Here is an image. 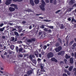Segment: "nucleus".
Returning <instances> with one entry per match:
<instances>
[{
	"label": "nucleus",
	"instance_id": "nucleus-17",
	"mask_svg": "<svg viewBox=\"0 0 76 76\" xmlns=\"http://www.w3.org/2000/svg\"><path fill=\"white\" fill-rule=\"evenodd\" d=\"M74 3H75V2L74 1V0H71L69 3V5H72V4H74Z\"/></svg>",
	"mask_w": 76,
	"mask_h": 76
},
{
	"label": "nucleus",
	"instance_id": "nucleus-25",
	"mask_svg": "<svg viewBox=\"0 0 76 76\" xmlns=\"http://www.w3.org/2000/svg\"><path fill=\"white\" fill-rule=\"evenodd\" d=\"M32 61V63L34 64H36V63H37V61L35 60V59H33L32 61Z\"/></svg>",
	"mask_w": 76,
	"mask_h": 76
},
{
	"label": "nucleus",
	"instance_id": "nucleus-28",
	"mask_svg": "<svg viewBox=\"0 0 76 76\" xmlns=\"http://www.w3.org/2000/svg\"><path fill=\"white\" fill-rule=\"evenodd\" d=\"M72 69H73V67H72V66H70V67H69L68 70L70 72L72 71Z\"/></svg>",
	"mask_w": 76,
	"mask_h": 76
},
{
	"label": "nucleus",
	"instance_id": "nucleus-32",
	"mask_svg": "<svg viewBox=\"0 0 76 76\" xmlns=\"http://www.w3.org/2000/svg\"><path fill=\"white\" fill-rule=\"evenodd\" d=\"M26 12H32V10L29 9L26 10Z\"/></svg>",
	"mask_w": 76,
	"mask_h": 76
},
{
	"label": "nucleus",
	"instance_id": "nucleus-22",
	"mask_svg": "<svg viewBox=\"0 0 76 76\" xmlns=\"http://www.w3.org/2000/svg\"><path fill=\"white\" fill-rule=\"evenodd\" d=\"M39 0H35L34 2L36 4H38L39 3Z\"/></svg>",
	"mask_w": 76,
	"mask_h": 76
},
{
	"label": "nucleus",
	"instance_id": "nucleus-1",
	"mask_svg": "<svg viewBox=\"0 0 76 76\" xmlns=\"http://www.w3.org/2000/svg\"><path fill=\"white\" fill-rule=\"evenodd\" d=\"M41 1L42 4L41 5L39 6V7L42 11H45V8H44L45 7V5L46 4L45 2L44 1V0H41Z\"/></svg>",
	"mask_w": 76,
	"mask_h": 76
},
{
	"label": "nucleus",
	"instance_id": "nucleus-44",
	"mask_svg": "<svg viewBox=\"0 0 76 76\" xmlns=\"http://www.w3.org/2000/svg\"><path fill=\"white\" fill-rule=\"evenodd\" d=\"M40 28H42V29H44V25H42V26L40 27Z\"/></svg>",
	"mask_w": 76,
	"mask_h": 76
},
{
	"label": "nucleus",
	"instance_id": "nucleus-64",
	"mask_svg": "<svg viewBox=\"0 0 76 76\" xmlns=\"http://www.w3.org/2000/svg\"><path fill=\"white\" fill-rule=\"evenodd\" d=\"M74 27L76 28V24H75L74 25Z\"/></svg>",
	"mask_w": 76,
	"mask_h": 76
},
{
	"label": "nucleus",
	"instance_id": "nucleus-45",
	"mask_svg": "<svg viewBox=\"0 0 76 76\" xmlns=\"http://www.w3.org/2000/svg\"><path fill=\"white\" fill-rule=\"evenodd\" d=\"M41 59L39 58H38V59H37V61L38 62H40V61H41Z\"/></svg>",
	"mask_w": 76,
	"mask_h": 76
},
{
	"label": "nucleus",
	"instance_id": "nucleus-35",
	"mask_svg": "<svg viewBox=\"0 0 76 76\" xmlns=\"http://www.w3.org/2000/svg\"><path fill=\"white\" fill-rule=\"evenodd\" d=\"M60 11H61V10H58V11H56L55 12V13H56V14H57V13H59V12H60Z\"/></svg>",
	"mask_w": 76,
	"mask_h": 76
},
{
	"label": "nucleus",
	"instance_id": "nucleus-5",
	"mask_svg": "<svg viewBox=\"0 0 76 76\" xmlns=\"http://www.w3.org/2000/svg\"><path fill=\"white\" fill-rule=\"evenodd\" d=\"M35 56L34 54L30 55L29 56V58L31 61H32L33 58H35Z\"/></svg>",
	"mask_w": 76,
	"mask_h": 76
},
{
	"label": "nucleus",
	"instance_id": "nucleus-24",
	"mask_svg": "<svg viewBox=\"0 0 76 76\" xmlns=\"http://www.w3.org/2000/svg\"><path fill=\"white\" fill-rule=\"evenodd\" d=\"M15 37H11L10 39V41H13L15 40Z\"/></svg>",
	"mask_w": 76,
	"mask_h": 76
},
{
	"label": "nucleus",
	"instance_id": "nucleus-4",
	"mask_svg": "<svg viewBox=\"0 0 76 76\" xmlns=\"http://www.w3.org/2000/svg\"><path fill=\"white\" fill-rule=\"evenodd\" d=\"M53 56H54V54L52 52H49L48 53V54L47 55V57L48 58H51L53 57Z\"/></svg>",
	"mask_w": 76,
	"mask_h": 76
},
{
	"label": "nucleus",
	"instance_id": "nucleus-27",
	"mask_svg": "<svg viewBox=\"0 0 76 76\" xmlns=\"http://www.w3.org/2000/svg\"><path fill=\"white\" fill-rule=\"evenodd\" d=\"M5 28V27H4L2 28H0V31H1V32H3V31L4 30Z\"/></svg>",
	"mask_w": 76,
	"mask_h": 76
},
{
	"label": "nucleus",
	"instance_id": "nucleus-43",
	"mask_svg": "<svg viewBox=\"0 0 76 76\" xmlns=\"http://www.w3.org/2000/svg\"><path fill=\"white\" fill-rule=\"evenodd\" d=\"M50 3L53 4V0H49Z\"/></svg>",
	"mask_w": 76,
	"mask_h": 76
},
{
	"label": "nucleus",
	"instance_id": "nucleus-59",
	"mask_svg": "<svg viewBox=\"0 0 76 76\" xmlns=\"http://www.w3.org/2000/svg\"><path fill=\"white\" fill-rule=\"evenodd\" d=\"M41 15V14H36V16H39V15Z\"/></svg>",
	"mask_w": 76,
	"mask_h": 76
},
{
	"label": "nucleus",
	"instance_id": "nucleus-26",
	"mask_svg": "<svg viewBox=\"0 0 76 76\" xmlns=\"http://www.w3.org/2000/svg\"><path fill=\"white\" fill-rule=\"evenodd\" d=\"M60 28L61 29H64V25H63V24H61V27Z\"/></svg>",
	"mask_w": 76,
	"mask_h": 76
},
{
	"label": "nucleus",
	"instance_id": "nucleus-40",
	"mask_svg": "<svg viewBox=\"0 0 76 76\" xmlns=\"http://www.w3.org/2000/svg\"><path fill=\"white\" fill-rule=\"evenodd\" d=\"M34 55L36 56V57H38V54H37V53H36L35 52L34 53Z\"/></svg>",
	"mask_w": 76,
	"mask_h": 76
},
{
	"label": "nucleus",
	"instance_id": "nucleus-42",
	"mask_svg": "<svg viewBox=\"0 0 76 76\" xmlns=\"http://www.w3.org/2000/svg\"><path fill=\"white\" fill-rule=\"evenodd\" d=\"M43 34H42L40 37V39H42V38H44V37H43Z\"/></svg>",
	"mask_w": 76,
	"mask_h": 76
},
{
	"label": "nucleus",
	"instance_id": "nucleus-15",
	"mask_svg": "<svg viewBox=\"0 0 76 76\" xmlns=\"http://www.w3.org/2000/svg\"><path fill=\"white\" fill-rule=\"evenodd\" d=\"M69 62L70 64H73V58L71 57L69 59Z\"/></svg>",
	"mask_w": 76,
	"mask_h": 76
},
{
	"label": "nucleus",
	"instance_id": "nucleus-53",
	"mask_svg": "<svg viewBox=\"0 0 76 76\" xmlns=\"http://www.w3.org/2000/svg\"><path fill=\"white\" fill-rule=\"evenodd\" d=\"M39 57L41 58L42 57V55H41V53H39Z\"/></svg>",
	"mask_w": 76,
	"mask_h": 76
},
{
	"label": "nucleus",
	"instance_id": "nucleus-11",
	"mask_svg": "<svg viewBox=\"0 0 76 76\" xmlns=\"http://www.w3.org/2000/svg\"><path fill=\"white\" fill-rule=\"evenodd\" d=\"M8 53L9 54V55H12V56H13V55L15 53L14 52L11 50H9L8 51Z\"/></svg>",
	"mask_w": 76,
	"mask_h": 76
},
{
	"label": "nucleus",
	"instance_id": "nucleus-63",
	"mask_svg": "<svg viewBox=\"0 0 76 76\" xmlns=\"http://www.w3.org/2000/svg\"><path fill=\"white\" fill-rule=\"evenodd\" d=\"M73 6H74V7H76V4H75L73 5Z\"/></svg>",
	"mask_w": 76,
	"mask_h": 76
},
{
	"label": "nucleus",
	"instance_id": "nucleus-10",
	"mask_svg": "<svg viewBox=\"0 0 76 76\" xmlns=\"http://www.w3.org/2000/svg\"><path fill=\"white\" fill-rule=\"evenodd\" d=\"M10 6L11 7H14L15 9H18V6H17V5H16L15 4H12L10 5Z\"/></svg>",
	"mask_w": 76,
	"mask_h": 76
},
{
	"label": "nucleus",
	"instance_id": "nucleus-14",
	"mask_svg": "<svg viewBox=\"0 0 76 76\" xmlns=\"http://www.w3.org/2000/svg\"><path fill=\"white\" fill-rule=\"evenodd\" d=\"M43 72H45V70H40V72H39V75H42V74H45V73Z\"/></svg>",
	"mask_w": 76,
	"mask_h": 76
},
{
	"label": "nucleus",
	"instance_id": "nucleus-6",
	"mask_svg": "<svg viewBox=\"0 0 76 76\" xmlns=\"http://www.w3.org/2000/svg\"><path fill=\"white\" fill-rule=\"evenodd\" d=\"M27 74L28 76H31L32 74V71L31 70H30L27 72Z\"/></svg>",
	"mask_w": 76,
	"mask_h": 76
},
{
	"label": "nucleus",
	"instance_id": "nucleus-47",
	"mask_svg": "<svg viewBox=\"0 0 76 76\" xmlns=\"http://www.w3.org/2000/svg\"><path fill=\"white\" fill-rule=\"evenodd\" d=\"M73 47H76V43H74L72 45Z\"/></svg>",
	"mask_w": 76,
	"mask_h": 76
},
{
	"label": "nucleus",
	"instance_id": "nucleus-9",
	"mask_svg": "<svg viewBox=\"0 0 76 76\" xmlns=\"http://www.w3.org/2000/svg\"><path fill=\"white\" fill-rule=\"evenodd\" d=\"M22 50H23V49L22 48H20L18 50V54H20V52H22V53H25L26 51L25 50H24V52H22Z\"/></svg>",
	"mask_w": 76,
	"mask_h": 76
},
{
	"label": "nucleus",
	"instance_id": "nucleus-31",
	"mask_svg": "<svg viewBox=\"0 0 76 76\" xmlns=\"http://www.w3.org/2000/svg\"><path fill=\"white\" fill-rule=\"evenodd\" d=\"M73 71L75 72L74 74L75 76H76V68H74Z\"/></svg>",
	"mask_w": 76,
	"mask_h": 76
},
{
	"label": "nucleus",
	"instance_id": "nucleus-52",
	"mask_svg": "<svg viewBox=\"0 0 76 76\" xmlns=\"http://www.w3.org/2000/svg\"><path fill=\"white\" fill-rule=\"evenodd\" d=\"M28 42H32V40L30 39H28L27 40Z\"/></svg>",
	"mask_w": 76,
	"mask_h": 76
},
{
	"label": "nucleus",
	"instance_id": "nucleus-20",
	"mask_svg": "<svg viewBox=\"0 0 76 76\" xmlns=\"http://www.w3.org/2000/svg\"><path fill=\"white\" fill-rule=\"evenodd\" d=\"M10 48L11 50H14V48H15V46L12 45L10 46Z\"/></svg>",
	"mask_w": 76,
	"mask_h": 76
},
{
	"label": "nucleus",
	"instance_id": "nucleus-36",
	"mask_svg": "<svg viewBox=\"0 0 76 76\" xmlns=\"http://www.w3.org/2000/svg\"><path fill=\"white\" fill-rule=\"evenodd\" d=\"M15 0V1H19V2H21V1H23V0Z\"/></svg>",
	"mask_w": 76,
	"mask_h": 76
},
{
	"label": "nucleus",
	"instance_id": "nucleus-21",
	"mask_svg": "<svg viewBox=\"0 0 76 76\" xmlns=\"http://www.w3.org/2000/svg\"><path fill=\"white\" fill-rule=\"evenodd\" d=\"M65 58L66 59H68V58H70V56H68L67 54H66Z\"/></svg>",
	"mask_w": 76,
	"mask_h": 76
},
{
	"label": "nucleus",
	"instance_id": "nucleus-30",
	"mask_svg": "<svg viewBox=\"0 0 76 76\" xmlns=\"http://www.w3.org/2000/svg\"><path fill=\"white\" fill-rule=\"evenodd\" d=\"M15 49L16 50L17 53H18V51H19V48H18V47L16 46V47Z\"/></svg>",
	"mask_w": 76,
	"mask_h": 76
},
{
	"label": "nucleus",
	"instance_id": "nucleus-48",
	"mask_svg": "<svg viewBox=\"0 0 76 76\" xmlns=\"http://www.w3.org/2000/svg\"><path fill=\"white\" fill-rule=\"evenodd\" d=\"M67 20L68 21H70L71 20V17L68 18Z\"/></svg>",
	"mask_w": 76,
	"mask_h": 76
},
{
	"label": "nucleus",
	"instance_id": "nucleus-2",
	"mask_svg": "<svg viewBox=\"0 0 76 76\" xmlns=\"http://www.w3.org/2000/svg\"><path fill=\"white\" fill-rule=\"evenodd\" d=\"M14 34L15 35V40L14 41V42H16V41H17L18 40V39H19V33H18V32L15 31L14 32Z\"/></svg>",
	"mask_w": 76,
	"mask_h": 76
},
{
	"label": "nucleus",
	"instance_id": "nucleus-29",
	"mask_svg": "<svg viewBox=\"0 0 76 76\" xmlns=\"http://www.w3.org/2000/svg\"><path fill=\"white\" fill-rule=\"evenodd\" d=\"M60 45V43H59V42H57L56 43V47H58L59 46V45Z\"/></svg>",
	"mask_w": 76,
	"mask_h": 76
},
{
	"label": "nucleus",
	"instance_id": "nucleus-33",
	"mask_svg": "<svg viewBox=\"0 0 76 76\" xmlns=\"http://www.w3.org/2000/svg\"><path fill=\"white\" fill-rule=\"evenodd\" d=\"M42 35H43L44 37H45L47 36V35H46V33H45V32H43V34H42Z\"/></svg>",
	"mask_w": 76,
	"mask_h": 76
},
{
	"label": "nucleus",
	"instance_id": "nucleus-18",
	"mask_svg": "<svg viewBox=\"0 0 76 76\" xmlns=\"http://www.w3.org/2000/svg\"><path fill=\"white\" fill-rule=\"evenodd\" d=\"M51 60L52 61H55V62H57V61H58L56 59L54 58H51Z\"/></svg>",
	"mask_w": 76,
	"mask_h": 76
},
{
	"label": "nucleus",
	"instance_id": "nucleus-8",
	"mask_svg": "<svg viewBox=\"0 0 76 76\" xmlns=\"http://www.w3.org/2000/svg\"><path fill=\"white\" fill-rule=\"evenodd\" d=\"M12 0H7L5 3L6 4H7V5L10 4L11 3V2H12Z\"/></svg>",
	"mask_w": 76,
	"mask_h": 76
},
{
	"label": "nucleus",
	"instance_id": "nucleus-57",
	"mask_svg": "<svg viewBox=\"0 0 76 76\" xmlns=\"http://www.w3.org/2000/svg\"><path fill=\"white\" fill-rule=\"evenodd\" d=\"M60 63V64H64V62L63 61H61Z\"/></svg>",
	"mask_w": 76,
	"mask_h": 76
},
{
	"label": "nucleus",
	"instance_id": "nucleus-7",
	"mask_svg": "<svg viewBox=\"0 0 76 76\" xmlns=\"http://www.w3.org/2000/svg\"><path fill=\"white\" fill-rule=\"evenodd\" d=\"M64 51H61L60 52L58 53V55L59 56H64Z\"/></svg>",
	"mask_w": 76,
	"mask_h": 76
},
{
	"label": "nucleus",
	"instance_id": "nucleus-50",
	"mask_svg": "<svg viewBox=\"0 0 76 76\" xmlns=\"http://www.w3.org/2000/svg\"><path fill=\"white\" fill-rule=\"evenodd\" d=\"M49 33H51V29H49V30H48V31Z\"/></svg>",
	"mask_w": 76,
	"mask_h": 76
},
{
	"label": "nucleus",
	"instance_id": "nucleus-3",
	"mask_svg": "<svg viewBox=\"0 0 76 76\" xmlns=\"http://www.w3.org/2000/svg\"><path fill=\"white\" fill-rule=\"evenodd\" d=\"M61 50H62V47H61V46H60L58 48H56L55 51L56 52L58 53V52H59V51H61Z\"/></svg>",
	"mask_w": 76,
	"mask_h": 76
},
{
	"label": "nucleus",
	"instance_id": "nucleus-46",
	"mask_svg": "<svg viewBox=\"0 0 76 76\" xmlns=\"http://www.w3.org/2000/svg\"><path fill=\"white\" fill-rule=\"evenodd\" d=\"M4 25V23H2L0 24V27H2Z\"/></svg>",
	"mask_w": 76,
	"mask_h": 76
},
{
	"label": "nucleus",
	"instance_id": "nucleus-41",
	"mask_svg": "<svg viewBox=\"0 0 76 76\" xmlns=\"http://www.w3.org/2000/svg\"><path fill=\"white\" fill-rule=\"evenodd\" d=\"M40 68L41 69L40 70H44V69H43V66H42V65L41 66Z\"/></svg>",
	"mask_w": 76,
	"mask_h": 76
},
{
	"label": "nucleus",
	"instance_id": "nucleus-19",
	"mask_svg": "<svg viewBox=\"0 0 76 76\" xmlns=\"http://www.w3.org/2000/svg\"><path fill=\"white\" fill-rule=\"evenodd\" d=\"M24 58H26V57L27 58H29V54H27L24 55Z\"/></svg>",
	"mask_w": 76,
	"mask_h": 76
},
{
	"label": "nucleus",
	"instance_id": "nucleus-49",
	"mask_svg": "<svg viewBox=\"0 0 76 76\" xmlns=\"http://www.w3.org/2000/svg\"><path fill=\"white\" fill-rule=\"evenodd\" d=\"M47 46L46 45H45L43 47V48L44 50H45V49L47 48Z\"/></svg>",
	"mask_w": 76,
	"mask_h": 76
},
{
	"label": "nucleus",
	"instance_id": "nucleus-51",
	"mask_svg": "<svg viewBox=\"0 0 76 76\" xmlns=\"http://www.w3.org/2000/svg\"><path fill=\"white\" fill-rule=\"evenodd\" d=\"M2 39H5L6 38V37L4 36H2Z\"/></svg>",
	"mask_w": 76,
	"mask_h": 76
},
{
	"label": "nucleus",
	"instance_id": "nucleus-12",
	"mask_svg": "<svg viewBox=\"0 0 76 76\" xmlns=\"http://www.w3.org/2000/svg\"><path fill=\"white\" fill-rule=\"evenodd\" d=\"M72 20L71 21V22H73L74 23H76V20L75 19V18H74V17H72L71 18Z\"/></svg>",
	"mask_w": 76,
	"mask_h": 76
},
{
	"label": "nucleus",
	"instance_id": "nucleus-60",
	"mask_svg": "<svg viewBox=\"0 0 76 76\" xmlns=\"http://www.w3.org/2000/svg\"><path fill=\"white\" fill-rule=\"evenodd\" d=\"M3 47V45L0 44V48H2Z\"/></svg>",
	"mask_w": 76,
	"mask_h": 76
},
{
	"label": "nucleus",
	"instance_id": "nucleus-55",
	"mask_svg": "<svg viewBox=\"0 0 76 76\" xmlns=\"http://www.w3.org/2000/svg\"><path fill=\"white\" fill-rule=\"evenodd\" d=\"M63 76H67V75L66 73L63 74Z\"/></svg>",
	"mask_w": 76,
	"mask_h": 76
},
{
	"label": "nucleus",
	"instance_id": "nucleus-16",
	"mask_svg": "<svg viewBox=\"0 0 76 76\" xmlns=\"http://www.w3.org/2000/svg\"><path fill=\"white\" fill-rule=\"evenodd\" d=\"M30 3L31 6H34V4H34V2L33 0H30Z\"/></svg>",
	"mask_w": 76,
	"mask_h": 76
},
{
	"label": "nucleus",
	"instance_id": "nucleus-13",
	"mask_svg": "<svg viewBox=\"0 0 76 76\" xmlns=\"http://www.w3.org/2000/svg\"><path fill=\"white\" fill-rule=\"evenodd\" d=\"M9 10H10V12H14V11L15 10V9L13 7H10L9 8Z\"/></svg>",
	"mask_w": 76,
	"mask_h": 76
},
{
	"label": "nucleus",
	"instance_id": "nucleus-34",
	"mask_svg": "<svg viewBox=\"0 0 76 76\" xmlns=\"http://www.w3.org/2000/svg\"><path fill=\"white\" fill-rule=\"evenodd\" d=\"M56 3H57V1H56V0H53V4H54V5L56 4Z\"/></svg>",
	"mask_w": 76,
	"mask_h": 76
},
{
	"label": "nucleus",
	"instance_id": "nucleus-61",
	"mask_svg": "<svg viewBox=\"0 0 76 76\" xmlns=\"http://www.w3.org/2000/svg\"><path fill=\"white\" fill-rule=\"evenodd\" d=\"M42 32H39V35H41V34H42Z\"/></svg>",
	"mask_w": 76,
	"mask_h": 76
},
{
	"label": "nucleus",
	"instance_id": "nucleus-37",
	"mask_svg": "<svg viewBox=\"0 0 76 76\" xmlns=\"http://www.w3.org/2000/svg\"><path fill=\"white\" fill-rule=\"evenodd\" d=\"M72 9H73V8H69V9H68V11L69 12H71V11H72Z\"/></svg>",
	"mask_w": 76,
	"mask_h": 76
},
{
	"label": "nucleus",
	"instance_id": "nucleus-23",
	"mask_svg": "<svg viewBox=\"0 0 76 76\" xmlns=\"http://www.w3.org/2000/svg\"><path fill=\"white\" fill-rule=\"evenodd\" d=\"M58 41L61 44H62V41L61 40V39L60 38H58Z\"/></svg>",
	"mask_w": 76,
	"mask_h": 76
},
{
	"label": "nucleus",
	"instance_id": "nucleus-58",
	"mask_svg": "<svg viewBox=\"0 0 76 76\" xmlns=\"http://www.w3.org/2000/svg\"><path fill=\"white\" fill-rule=\"evenodd\" d=\"M64 62H65V63H67V60L66 59H64Z\"/></svg>",
	"mask_w": 76,
	"mask_h": 76
},
{
	"label": "nucleus",
	"instance_id": "nucleus-56",
	"mask_svg": "<svg viewBox=\"0 0 76 76\" xmlns=\"http://www.w3.org/2000/svg\"><path fill=\"white\" fill-rule=\"evenodd\" d=\"M45 2L47 3H49V0H46Z\"/></svg>",
	"mask_w": 76,
	"mask_h": 76
},
{
	"label": "nucleus",
	"instance_id": "nucleus-39",
	"mask_svg": "<svg viewBox=\"0 0 76 76\" xmlns=\"http://www.w3.org/2000/svg\"><path fill=\"white\" fill-rule=\"evenodd\" d=\"M19 57H20L21 58H22V57H23V56L22 53H21L19 55Z\"/></svg>",
	"mask_w": 76,
	"mask_h": 76
},
{
	"label": "nucleus",
	"instance_id": "nucleus-62",
	"mask_svg": "<svg viewBox=\"0 0 76 76\" xmlns=\"http://www.w3.org/2000/svg\"><path fill=\"white\" fill-rule=\"evenodd\" d=\"M4 54V56H6V55H7V52H5Z\"/></svg>",
	"mask_w": 76,
	"mask_h": 76
},
{
	"label": "nucleus",
	"instance_id": "nucleus-54",
	"mask_svg": "<svg viewBox=\"0 0 76 76\" xmlns=\"http://www.w3.org/2000/svg\"><path fill=\"white\" fill-rule=\"evenodd\" d=\"M44 30L45 31H48V29L46 28H45L44 29Z\"/></svg>",
	"mask_w": 76,
	"mask_h": 76
},
{
	"label": "nucleus",
	"instance_id": "nucleus-38",
	"mask_svg": "<svg viewBox=\"0 0 76 76\" xmlns=\"http://www.w3.org/2000/svg\"><path fill=\"white\" fill-rule=\"evenodd\" d=\"M48 28H50V29H53L54 28V27L53 26H48Z\"/></svg>",
	"mask_w": 76,
	"mask_h": 76
}]
</instances>
